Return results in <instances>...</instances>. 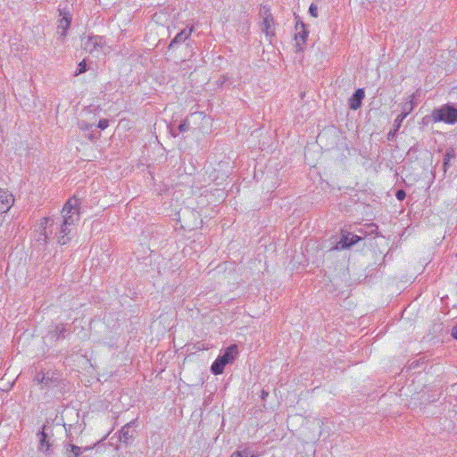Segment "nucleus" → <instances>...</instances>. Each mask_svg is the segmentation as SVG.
<instances>
[{"instance_id":"32","label":"nucleus","mask_w":457,"mask_h":457,"mask_svg":"<svg viewBox=\"0 0 457 457\" xmlns=\"http://www.w3.org/2000/svg\"><path fill=\"white\" fill-rule=\"evenodd\" d=\"M267 395H268V393H267V392H265L264 390H262V397L264 399V398H265V396H267Z\"/></svg>"},{"instance_id":"11","label":"nucleus","mask_w":457,"mask_h":457,"mask_svg":"<svg viewBox=\"0 0 457 457\" xmlns=\"http://www.w3.org/2000/svg\"><path fill=\"white\" fill-rule=\"evenodd\" d=\"M262 31L266 34V36H273L274 35V21L271 13L269 10H265L262 12Z\"/></svg>"},{"instance_id":"2","label":"nucleus","mask_w":457,"mask_h":457,"mask_svg":"<svg viewBox=\"0 0 457 457\" xmlns=\"http://www.w3.org/2000/svg\"><path fill=\"white\" fill-rule=\"evenodd\" d=\"M76 214L73 216H68L66 220H63L62 223L51 222V227L55 226L54 229L56 232L57 241L60 245H66L70 241L69 235L72 230V227L76 224Z\"/></svg>"},{"instance_id":"25","label":"nucleus","mask_w":457,"mask_h":457,"mask_svg":"<svg viewBox=\"0 0 457 457\" xmlns=\"http://www.w3.org/2000/svg\"><path fill=\"white\" fill-rule=\"evenodd\" d=\"M188 129H189V122H188L187 120H183V121L179 124V132H186V131H187Z\"/></svg>"},{"instance_id":"33","label":"nucleus","mask_w":457,"mask_h":457,"mask_svg":"<svg viewBox=\"0 0 457 457\" xmlns=\"http://www.w3.org/2000/svg\"><path fill=\"white\" fill-rule=\"evenodd\" d=\"M370 227L377 228V227L374 224H370Z\"/></svg>"},{"instance_id":"5","label":"nucleus","mask_w":457,"mask_h":457,"mask_svg":"<svg viewBox=\"0 0 457 457\" xmlns=\"http://www.w3.org/2000/svg\"><path fill=\"white\" fill-rule=\"evenodd\" d=\"M79 201L76 197L70 198L67 203L64 204L62 213V220H66L68 216H73L76 213V222L79 220Z\"/></svg>"},{"instance_id":"13","label":"nucleus","mask_w":457,"mask_h":457,"mask_svg":"<svg viewBox=\"0 0 457 457\" xmlns=\"http://www.w3.org/2000/svg\"><path fill=\"white\" fill-rule=\"evenodd\" d=\"M365 96L364 90L362 88H358L352 97L349 99V107L352 110H357L361 107V102Z\"/></svg>"},{"instance_id":"23","label":"nucleus","mask_w":457,"mask_h":457,"mask_svg":"<svg viewBox=\"0 0 457 457\" xmlns=\"http://www.w3.org/2000/svg\"><path fill=\"white\" fill-rule=\"evenodd\" d=\"M86 71H87V63H86V61L83 60L79 63L78 70L74 75L78 76L81 73H84Z\"/></svg>"},{"instance_id":"1","label":"nucleus","mask_w":457,"mask_h":457,"mask_svg":"<svg viewBox=\"0 0 457 457\" xmlns=\"http://www.w3.org/2000/svg\"><path fill=\"white\" fill-rule=\"evenodd\" d=\"M427 122H445L447 124H454L457 122V108L452 104H443L434 109L431 113L423 118Z\"/></svg>"},{"instance_id":"10","label":"nucleus","mask_w":457,"mask_h":457,"mask_svg":"<svg viewBox=\"0 0 457 457\" xmlns=\"http://www.w3.org/2000/svg\"><path fill=\"white\" fill-rule=\"evenodd\" d=\"M12 195L7 190L0 188V213H4L9 211L13 203Z\"/></svg>"},{"instance_id":"26","label":"nucleus","mask_w":457,"mask_h":457,"mask_svg":"<svg viewBox=\"0 0 457 457\" xmlns=\"http://www.w3.org/2000/svg\"><path fill=\"white\" fill-rule=\"evenodd\" d=\"M309 12L312 17H318V7L315 4H312L309 8Z\"/></svg>"},{"instance_id":"22","label":"nucleus","mask_w":457,"mask_h":457,"mask_svg":"<svg viewBox=\"0 0 457 457\" xmlns=\"http://www.w3.org/2000/svg\"><path fill=\"white\" fill-rule=\"evenodd\" d=\"M34 381L37 382V384L47 385L51 381V379L47 376V374L39 372V373H37L36 376L34 377Z\"/></svg>"},{"instance_id":"21","label":"nucleus","mask_w":457,"mask_h":457,"mask_svg":"<svg viewBox=\"0 0 457 457\" xmlns=\"http://www.w3.org/2000/svg\"><path fill=\"white\" fill-rule=\"evenodd\" d=\"M455 156H456V154H455V151L453 148H448L446 150L445 157H444V163H443L445 171L447 170L451 160L454 159Z\"/></svg>"},{"instance_id":"9","label":"nucleus","mask_w":457,"mask_h":457,"mask_svg":"<svg viewBox=\"0 0 457 457\" xmlns=\"http://www.w3.org/2000/svg\"><path fill=\"white\" fill-rule=\"evenodd\" d=\"M136 420H132L122 427L120 431V441L128 445L130 440L134 437V429L136 427Z\"/></svg>"},{"instance_id":"14","label":"nucleus","mask_w":457,"mask_h":457,"mask_svg":"<svg viewBox=\"0 0 457 457\" xmlns=\"http://www.w3.org/2000/svg\"><path fill=\"white\" fill-rule=\"evenodd\" d=\"M238 354L237 345L227 347L222 354H220L226 364L232 363Z\"/></svg>"},{"instance_id":"4","label":"nucleus","mask_w":457,"mask_h":457,"mask_svg":"<svg viewBox=\"0 0 457 457\" xmlns=\"http://www.w3.org/2000/svg\"><path fill=\"white\" fill-rule=\"evenodd\" d=\"M363 238L361 236L353 235L350 232H343L340 240L337 243L336 250H344L351 247Z\"/></svg>"},{"instance_id":"28","label":"nucleus","mask_w":457,"mask_h":457,"mask_svg":"<svg viewBox=\"0 0 457 457\" xmlns=\"http://www.w3.org/2000/svg\"><path fill=\"white\" fill-rule=\"evenodd\" d=\"M395 196L399 201H403L406 196V193L404 190L399 189L396 191Z\"/></svg>"},{"instance_id":"15","label":"nucleus","mask_w":457,"mask_h":457,"mask_svg":"<svg viewBox=\"0 0 457 457\" xmlns=\"http://www.w3.org/2000/svg\"><path fill=\"white\" fill-rule=\"evenodd\" d=\"M192 32H193L192 27L185 28L183 30H181L179 33H178L176 35V37L171 40V42L170 44V47H173V46L176 44H180V43L185 42L189 37V36L192 34Z\"/></svg>"},{"instance_id":"27","label":"nucleus","mask_w":457,"mask_h":457,"mask_svg":"<svg viewBox=\"0 0 457 457\" xmlns=\"http://www.w3.org/2000/svg\"><path fill=\"white\" fill-rule=\"evenodd\" d=\"M109 126V121L106 119L100 120L97 127L101 129H105Z\"/></svg>"},{"instance_id":"19","label":"nucleus","mask_w":457,"mask_h":457,"mask_svg":"<svg viewBox=\"0 0 457 457\" xmlns=\"http://www.w3.org/2000/svg\"><path fill=\"white\" fill-rule=\"evenodd\" d=\"M259 454L251 447H245L241 451L234 452L230 457H258Z\"/></svg>"},{"instance_id":"12","label":"nucleus","mask_w":457,"mask_h":457,"mask_svg":"<svg viewBox=\"0 0 457 457\" xmlns=\"http://www.w3.org/2000/svg\"><path fill=\"white\" fill-rule=\"evenodd\" d=\"M66 457H79L83 453L93 449V446L79 447L72 444L64 445Z\"/></svg>"},{"instance_id":"8","label":"nucleus","mask_w":457,"mask_h":457,"mask_svg":"<svg viewBox=\"0 0 457 457\" xmlns=\"http://www.w3.org/2000/svg\"><path fill=\"white\" fill-rule=\"evenodd\" d=\"M104 44V39L100 36H89L87 40L84 42V48L86 51L89 53H93L96 51L98 48H101Z\"/></svg>"},{"instance_id":"29","label":"nucleus","mask_w":457,"mask_h":457,"mask_svg":"<svg viewBox=\"0 0 457 457\" xmlns=\"http://www.w3.org/2000/svg\"><path fill=\"white\" fill-rule=\"evenodd\" d=\"M79 126L81 129L86 130L88 129L91 126L87 124L86 121H79Z\"/></svg>"},{"instance_id":"3","label":"nucleus","mask_w":457,"mask_h":457,"mask_svg":"<svg viewBox=\"0 0 457 457\" xmlns=\"http://www.w3.org/2000/svg\"><path fill=\"white\" fill-rule=\"evenodd\" d=\"M59 19L57 21V35L63 41L66 37L67 31L71 27L72 14L67 7H59Z\"/></svg>"},{"instance_id":"17","label":"nucleus","mask_w":457,"mask_h":457,"mask_svg":"<svg viewBox=\"0 0 457 457\" xmlns=\"http://www.w3.org/2000/svg\"><path fill=\"white\" fill-rule=\"evenodd\" d=\"M415 96H416L415 94H412V95L409 96V97L406 100V102H404L402 104V113H401V115H403V117H407V115L409 113H411L412 112V110L414 109L415 104H414L413 100H414Z\"/></svg>"},{"instance_id":"30","label":"nucleus","mask_w":457,"mask_h":457,"mask_svg":"<svg viewBox=\"0 0 457 457\" xmlns=\"http://www.w3.org/2000/svg\"><path fill=\"white\" fill-rule=\"evenodd\" d=\"M452 337L454 339H457V326H454L452 329Z\"/></svg>"},{"instance_id":"31","label":"nucleus","mask_w":457,"mask_h":457,"mask_svg":"<svg viewBox=\"0 0 457 457\" xmlns=\"http://www.w3.org/2000/svg\"><path fill=\"white\" fill-rule=\"evenodd\" d=\"M395 132L396 131H395V130L394 131H390L388 133V136H387L388 139H392L395 137Z\"/></svg>"},{"instance_id":"20","label":"nucleus","mask_w":457,"mask_h":457,"mask_svg":"<svg viewBox=\"0 0 457 457\" xmlns=\"http://www.w3.org/2000/svg\"><path fill=\"white\" fill-rule=\"evenodd\" d=\"M67 331L66 326L64 324H58L55 326L54 329L51 331V335L53 337L65 338V333Z\"/></svg>"},{"instance_id":"16","label":"nucleus","mask_w":457,"mask_h":457,"mask_svg":"<svg viewBox=\"0 0 457 457\" xmlns=\"http://www.w3.org/2000/svg\"><path fill=\"white\" fill-rule=\"evenodd\" d=\"M51 220L49 218H43L40 223V234L37 241L41 242L42 244H46L48 234L46 231L47 226Z\"/></svg>"},{"instance_id":"6","label":"nucleus","mask_w":457,"mask_h":457,"mask_svg":"<svg viewBox=\"0 0 457 457\" xmlns=\"http://www.w3.org/2000/svg\"><path fill=\"white\" fill-rule=\"evenodd\" d=\"M296 33L295 35V48L296 52L303 51V45L306 42V39L309 35V31L306 29V26L303 22H297L295 25Z\"/></svg>"},{"instance_id":"24","label":"nucleus","mask_w":457,"mask_h":457,"mask_svg":"<svg viewBox=\"0 0 457 457\" xmlns=\"http://www.w3.org/2000/svg\"><path fill=\"white\" fill-rule=\"evenodd\" d=\"M406 117H403V115L399 114L396 119L395 120V122H394V127H395V131H397L401 125H402V122L403 121V120L405 119Z\"/></svg>"},{"instance_id":"18","label":"nucleus","mask_w":457,"mask_h":457,"mask_svg":"<svg viewBox=\"0 0 457 457\" xmlns=\"http://www.w3.org/2000/svg\"><path fill=\"white\" fill-rule=\"evenodd\" d=\"M227 364L225 361L221 359V357L219 355L217 359L212 362L211 366V371L214 375H220L223 372L224 368Z\"/></svg>"},{"instance_id":"7","label":"nucleus","mask_w":457,"mask_h":457,"mask_svg":"<svg viewBox=\"0 0 457 457\" xmlns=\"http://www.w3.org/2000/svg\"><path fill=\"white\" fill-rule=\"evenodd\" d=\"M49 428L44 425L42 430L37 433V437L39 440L38 450L44 452L45 453H49L52 444L49 441V435L47 430Z\"/></svg>"}]
</instances>
